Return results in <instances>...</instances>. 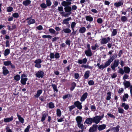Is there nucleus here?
I'll use <instances>...</instances> for the list:
<instances>
[{
  "label": "nucleus",
  "instance_id": "obj_9",
  "mask_svg": "<svg viewBox=\"0 0 132 132\" xmlns=\"http://www.w3.org/2000/svg\"><path fill=\"white\" fill-rule=\"evenodd\" d=\"M123 85L125 86V88H127L130 87V83L128 81L125 80L123 82Z\"/></svg>",
  "mask_w": 132,
  "mask_h": 132
},
{
  "label": "nucleus",
  "instance_id": "obj_16",
  "mask_svg": "<svg viewBox=\"0 0 132 132\" xmlns=\"http://www.w3.org/2000/svg\"><path fill=\"white\" fill-rule=\"evenodd\" d=\"M123 2V1H119L117 2H116L114 3V6L117 7H118L122 5Z\"/></svg>",
  "mask_w": 132,
  "mask_h": 132
},
{
  "label": "nucleus",
  "instance_id": "obj_38",
  "mask_svg": "<svg viewBox=\"0 0 132 132\" xmlns=\"http://www.w3.org/2000/svg\"><path fill=\"white\" fill-rule=\"evenodd\" d=\"M112 62L111 61L110 59H109L105 63L104 65H105V67H107L109 66Z\"/></svg>",
  "mask_w": 132,
  "mask_h": 132
},
{
  "label": "nucleus",
  "instance_id": "obj_60",
  "mask_svg": "<svg viewBox=\"0 0 132 132\" xmlns=\"http://www.w3.org/2000/svg\"><path fill=\"white\" fill-rule=\"evenodd\" d=\"M41 7L44 9H45L47 7V5L45 3H42L40 5Z\"/></svg>",
  "mask_w": 132,
  "mask_h": 132
},
{
  "label": "nucleus",
  "instance_id": "obj_11",
  "mask_svg": "<svg viewBox=\"0 0 132 132\" xmlns=\"http://www.w3.org/2000/svg\"><path fill=\"white\" fill-rule=\"evenodd\" d=\"M48 113L46 112H44L43 113L42 117V118L41 121L42 122L44 121L45 119L46 118L47 116Z\"/></svg>",
  "mask_w": 132,
  "mask_h": 132
},
{
  "label": "nucleus",
  "instance_id": "obj_13",
  "mask_svg": "<svg viewBox=\"0 0 132 132\" xmlns=\"http://www.w3.org/2000/svg\"><path fill=\"white\" fill-rule=\"evenodd\" d=\"M3 73L5 76L6 75L9 73V71L5 67L3 66L2 68Z\"/></svg>",
  "mask_w": 132,
  "mask_h": 132
},
{
  "label": "nucleus",
  "instance_id": "obj_2",
  "mask_svg": "<svg viewBox=\"0 0 132 132\" xmlns=\"http://www.w3.org/2000/svg\"><path fill=\"white\" fill-rule=\"evenodd\" d=\"M42 62L41 60L40 59H38L35 60L34 61V63H35V67L38 68H41V63Z\"/></svg>",
  "mask_w": 132,
  "mask_h": 132
},
{
  "label": "nucleus",
  "instance_id": "obj_6",
  "mask_svg": "<svg viewBox=\"0 0 132 132\" xmlns=\"http://www.w3.org/2000/svg\"><path fill=\"white\" fill-rule=\"evenodd\" d=\"M110 37H108L107 38H103L101 40V44H106L108 43V42L110 41Z\"/></svg>",
  "mask_w": 132,
  "mask_h": 132
},
{
  "label": "nucleus",
  "instance_id": "obj_42",
  "mask_svg": "<svg viewBox=\"0 0 132 132\" xmlns=\"http://www.w3.org/2000/svg\"><path fill=\"white\" fill-rule=\"evenodd\" d=\"M99 47V45L97 44H96L92 46H91V48L92 50H94Z\"/></svg>",
  "mask_w": 132,
  "mask_h": 132
},
{
  "label": "nucleus",
  "instance_id": "obj_59",
  "mask_svg": "<svg viewBox=\"0 0 132 132\" xmlns=\"http://www.w3.org/2000/svg\"><path fill=\"white\" fill-rule=\"evenodd\" d=\"M52 86L53 88V89L56 92H58V90L57 89V87L56 86L55 84H53Z\"/></svg>",
  "mask_w": 132,
  "mask_h": 132
},
{
  "label": "nucleus",
  "instance_id": "obj_32",
  "mask_svg": "<svg viewBox=\"0 0 132 132\" xmlns=\"http://www.w3.org/2000/svg\"><path fill=\"white\" fill-rule=\"evenodd\" d=\"M120 126L117 125L116 127H113L112 128V130H114V132H119Z\"/></svg>",
  "mask_w": 132,
  "mask_h": 132
},
{
  "label": "nucleus",
  "instance_id": "obj_36",
  "mask_svg": "<svg viewBox=\"0 0 132 132\" xmlns=\"http://www.w3.org/2000/svg\"><path fill=\"white\" fill-rule=\"evenodd\" d=\"M62 31H63L64 33L66 34L69 33L71 32V30L69 28L64 29Z\"/></svg>",
  "mask_w": 132,
  "mask_h": 132
},
{
  "label": "nucleus",
  "instance_id": "obj_62",
  "mask_svg": "<svg viewBox=\"0 0 132 132\" xmlns=\"http://www.w3.org/2000/svg\"><path fill=\"white\" fill-rule=\"evenodd\" d=\"M107 115L110 117L114 119L115 118V117L114 115L111 113H107Z\"/></svg>",
  "mask_w": 132,
  "mask_h": 132
},
{
  "label": "nucleus",
  "instance_id": "obj_52",
  "mask_svg": "<svg viewBox=\"0 0 132 132\" xmlns=\"http://www.w3.org/2000/svg\"><path fill=\"white\" fill-rule=\"evenodd\" d=\"M12 16L13 18L14 17V18H18L19 17V15L18 13H15L12 14Z\"/></svg>",
  "mask_w": 132,
  "mask_h": 132
},
{
  "label": "nucleus",
  "instance_id": "obj_64",
  "mask_svg": "<svg viewBox=\"0 0 132 132\" xmlns=\"http://www.w3.org/2000/svg\"><path fill=\"white\" fill-rule=\"evenodd\" d=\"M30 128V126L28 125L25 129L24 130V132H28Z\"/></svg>",
  "mask_w": 132,
  "mask_h": 132
},
{
  "label": "nucleus",
  "instance_id": "obj_19",
  "mask_svg": "<svg viewBox=\"0 0 132 132\" xmlns=\"http://www.w3.org/2000/svg\"><path fill=\"white\" fill-rule=\"evenodd\" d=\"M76 120L77 123L82 122V118L79 116H77L76 118Z\"/></svg>",
  "mask_w": 132,
  "mask_h": 132
},
{
  "label": "nucleus",
  "instance_id": "obj_35",
  "mask_svg": "<svg viewBox=\"0 0 132 132\" xmlns=\"http://www.w3.org/2000/svg\"><path fill=\"white\" fill-rule=\"evenodd\" d=\"M86 31V29L85 27H82L79 29V32L81 34H83Z\"/></svg>",
  "mask_w": 132,
  "mask_h": 132
},
{
  "label": "nucleus",
  "instance_id": "obj_57",
  "mask_svg": "<svg viewBox=\"0 0 132 132\" xmlns=\"http://www.w3.org/2000/svg\"><path fill=\"white\" fill-rule=\"evenodd\" d=\"M42 37L43 38H51L52 37V36L50 35H43L42 36Z\"/></svg>",
  "mask_w": 132,
  "mask_h": 132
},
{
  "label": "nucleus",
  "instance_id": "obj_3",
  "mask_svg": "<svg viewBox=\"0 0 132 132\" xmlns=\"http://www.w3.org/2000/svg\"><path fill=\"white\" fill-rule=\"evenodd\" d=\"M119 60H114L113 64L111 65V68L113 70L115 71V68L118 66L119 65Z\"/></svg>",
  "mask_w": 132,
  "mask_h": 132
},
{
  "label": "nucleus",
  "instance_id": "obj_49",
  "mask_svg": "<svg viewBox=\"0 0 132 132\" xmlns=\"http://www.w3.org/2000/svg\"><path fill=\"white\" fill-rule=\"evenodd\" d=\"M121 20L122 22H124L127 21V18L126 16H123L121 17Z\"/></svg>",
  "mask_w": 132,
  "mask_h": 132
},
{
  "label": "nucleus",
  "instance_id": "obj_1",
  "mask_svg": "<svg viewBox=\"0 0 132 132\" xmlns=\"http://www.w3.org/2000/svg\"><path fill=\"white\" fill-rule=\"evenodd\" d=\"M104 115L103 114L101 116H96L93 118V122L97 124L104 117Z\"/></svg>",
  "mask_w": 132,
  "mask_h": 132
},
{
  "label": "nucleus",
  "instance_id": "obj_24",
  "mask_svg": "<svg viewBox=\"0 0 132 132\" xmlns=\"http://www.w3.org/2000/svg\"><path fill=\"white\" fill-rule=\"evenodd\" d=\"M65 7H66L64 8V9L66 12H69L71 11L72 8L71 7L69 6Z\"/></svg>",
  "mask_w": 132,
  "mask_h": 132
},
{
  "label": "nucleus",
  "instance_id": "obj_25",
  "mask_svg": "<svg viewBox=\"0 0 132 132\" xmlns=\"http://www.w3.org/2000/svg\"><path fill=\"white\" fill-rule=\"evenodd\" d=\"M27 80L28 78H21L20 82L23 85H25L26 84V81Z\"/></svg>",
  "mask_w": 132,
  "mask_h": 132
},
{
  "label": "nucleus",
  "instance_id": "obj_5",
  "mask_svg": "<svg viewBox=\"0 0 132 132\" xmlns=\"http://www.w3.org/2000/svg\"><path fill=\"white\" fill-rule=\"evenodd\" d=\"M66 1H63L61 3V5L64 6H66L70 5L71 4V2L72 0H66Z\"/></svg>",
  "mask_w": 132,
  "mask_h": 132
},
{
  "label": "nucleus",
  "instance_id": "obj_31",
  "mask_svg": "<svg viewBox=\"0 0 132 132\" xmlns=\"http://www.w3.org/2000/svg\"><path fill=\"white\" fill-rule=\"evenodd\" d=\"M86 20L89 22H92L93 21V18L90 16H87L85 17Z\"/></svg>",
  "mask_w": 132,
  "mask_h": 132
},
{
  "label": "nucleus",
  "instance_id": "obj_58",
  "mask_svg": "<svg viewBox=\"0 0 132 132\" xmlns=\"http://www.w3.org/2000/svg\"><path fill=\"white\" fill-rule=\"evenodd\" d=\"M117 30L116 29H114L113 30L112 32V35L114 36L116 35L117 34Z\"/></svg>",
  "mask_w": 132,
  "mask_h": 132
},
{
  "label": "nucleus",
  "instance_id": "obj_17",
  "mask_svg": "<svg viewBox=\"0 0 132 132\" xmlns=\"http://www.w3.org/2000/svg\"><path fill=\"white\" fill-rule=\"evenodd\" d=\"M13 117L12 116H11L10 118H4V121L5 122H8L11 121L13 120Z\"/></svg>",
  "mask_w": 132,
  "mask_h": 132
},
{
  "label": "nucleus",
  "instance_id": "obj_46",
  "mask_svg": "<svg viewBox=\"0 0 132 132\" xmlns=\"http://www.w3.org/2000/svg\"><path fill=\"white\" fill-rule=\"evenodd\" d=\"M49 107L50 108L52 109L54 107V104L52 102H50L48 104Z\"/></svg>",
  "mask_w": 132,
  "mask_h": 132
},
{
  "label": "nucleus",
  "instance_id": "obj_4",
  "mask_svg": "<svg viewBox=\"0 0 132 132\" xmlns=\"http://www.w3.org/2000/svg\"><path fill=\"white\" fill-rule=\"evenodd\" d=\"M36 75L38 78H43L44 75V72L41 70H39L36 73Z\"/></svg>",
  "mask_w": 132,
  "mask_h": 132
},
{
  "label": "nucleus",
  "instance_id": "obj_44",
  "mask_svg": "<svg viewBox=\"0 0 132 132\" xmlns=\"http://www.w3.org/2000/svg\"><path fill=\"white\" fill-rule=\"evenodd\" d=\"M56 114L57 116L60 117L61 115V111L59 109H57L56 110Z\"/></svg>",
  "mask_w": 132,
  "mask_h": 132
},
{
  "label": "nucleus",
  "instance_id": "obj_40",
  "mask_svg": "<svg viewBox=\"0 0 132 132\" xmlns=\"http://www.w3.org/2000/svg\"><path fill=\"white\" fill-rule=\"evenodd\" d=\"M14 79L16 81H19L20 79V75H17L14 77Z\"/></svg>",
  "mask_w": 132,
  "mask_h": 132
},
{
  "label": "nucleus",
  "instance_id": "obj_54",
  "mask_svg": "<svg viewBox=\"0 0 132 132\" xmlns=\"http://www.w3.org/2000/svg\"><path fill=\"white\" fill-rule=\"evenodd\" d=\"M46 5L48 6H50L52 4V3L50 0H46Z\"/></svg>",
  "mask_w": 132,
  "mask_h": 132
},
{
  "label": "nucleus",
  "instance_id": "obj_23",
  "mask_svg": "<svg viewBox=\"0 0 132 132\" xmlns=\"http://www.w3.org/2000/svg\"><path fill=\"white\" fill-rule=\"evenodd\" d=\"M96 66H97L99 69L101 70H103L104 69L106 68L104 65L102 64L100 65L99 63H98Z\"/></svg>",
  "mask_w": 132,
  "mask_h": 132
},
{
  "label": "nucleus",
  "instance_id": "obj_39",
  "mask_svg": "<svg viewBox=\"0 0 132 132\" xmlns=\"http://www.w3.org/2000/svg\"><path fill=\"white\" fill-rule=\"evenodd\" d=\"M50 33L51 34L55 35L56 31L53 29L52 28H50L48 30Z\"/></svg>",
  "mask_w": 132,
  "mask_h": 132
},
{
  "label": "nucleus",
  "instance_id": "obj_30",
  "mask_svg": "<svg viewBox=\"0 0 132 132\" xmlns=\"http://www.w3.org/2000/svg\"><path fill=\"white\" fill-rule=\"evenodd\" d=\"M121 106L123 107L125 110H127L129 108V106L127 104H126L125 103H122L121 105Z\"/></svg>",
  "mask_w": 132,
  "mask_h": 132
},
{
  "label": "nucleus",
  "instance_id": "obj_61",
  "mask_svg": "<svg viewBox=\"0 0 132 132\" xmlns=\"http://www.w3.org/2000/svg\"><path fill=\"white\" fill-rule=\"evenodd\" d=\"M60 57L59 54L58 53H56L54 54V58L56 59H58Z\"/></svg>",
  "mask_w": 132,
  "mask_h": 132
},
{
  "label": "nucleus",
  "instance_id": "obj_51",
  "mask_svg": "<svg viewBox=\"0 0 132 132\" xmlns=\"http://www.w3.org/2000/svg\"><path fill=\"white\" fill-rule=\"evenodd\" d=\"M118 73H120L121 75H123L124 73V70L122 68L119 69V70L118 71Z\"/></svg>",
  "mask_w": 132,
  "mask_h": 132
},
{
  "label": "nucleus",
  "instance_id": "obj_27",
  "mask_svg": "<svg viewBox=\"0 0 132 132\" xmlns=\"http://www.w3.org/2000/svg\"><path fill=\"white\" fill-rule=\"evenodd\" d=\"M17 116L18 117L19 120L22 123H23L24 122V119L21 117L20 115H19L18 113L17 114Z\"/></svg>",
  "mask_w": 132,
  "mask_h": 132
},
{
  "label": "nucleus",
  "instance_id": "obj_34",
  "mask_svg": "<svg viewBox=\"0 0 132 132\" xmlns=\"http://www.w3.org/2000/svg\"><path fill=\"white\" fill-rule=\"evenodd\" d=\"M129 96L127 94H125L123 96L122 100L123 101L125 102L127 101L126 99L128 98Z\"/></svg>",
  "mask_w": 132,
  "mask_h": 132
},
{
  "label": "nucleus",
  "instance_id": "obj_45",
  "mask_svg": "<svg viewBox=\"0 0 132 132\" xmlns=\"http://www.w3.org/2000/svg\"><path fill=\"white\" fill-rule=\"evenodd\" d=\"M76 23L75 22H72L71 23V29L73 31H74V28L76 26Z\"/></svg>",
  "mask_w": 132,
  "mask_h": 132
},
{
  "label": "nucleus",
  "instance_id": "obj_12",
  "mask_svg": "<svg viewBox=\"0 0 132 132\" xmlns=\"http://www.w3.org/2000/svg\"><path fill=\"white\" fill-rule=\"evenodd\" d=\"M93 122V118H89L86 119L84 123L90 125Z\"/></svg>",
  "mask_w": 132,
  "mask_h": 132
},
{
  "label": "nucleus",
  "instance_id": "obj_48",
  "mask_svg": "<svg viewBox=\"0 0 132 132\" xmlns=\"http://www.w3.org/2000/svg\"><path fill=\"white\" fill-rule=\"evenodd\" d=\"M71 86L72 87L70 88V89L71 90H72L76 86V84L75 82H72L71 84Z\"/></svg>",
  "mask_w": 132,
  "mask_h": 132
},
{
  "label": "nucleus",
  "instance_id": "obj_7",
  "mask_svg": "<svg viewBox=\"0 0 132 132\" xmlns=\"http://www.w3.org/2000/svg\"><path fill=\"white\" fill-rule=\"evenodd\" d=\"M81 103H82L80 102L79 101H77L74 102V104L75 106V107H77L78 109L80 110L82 109V108Z\"/></svg>",
  "mask_w": 132,
  "mask_h": 132
},
{
  "label": "nucleus",
  "instance_id": "obj_55",
  "mask_svg": "<svg viewBox=\"0 0 132 132\" xmlns=\"http://www.w3.org/2000/svg\"><path fill=\"white\" fill-rule=\"evenodd\" d=\"M7 9V11L8 12H11L13 10V8L11 7H8Z\"/></svg>",
  "mask_w": 132,
  "mask_h": 132
},
{
  "label": "nucleus",
  "instance_id": "obj_63",
  "mask_svg": "<svg viewBox=\"0 0 132 132\" xmlns=\"http://www.w3.org/2000/svg\"><path fill=\"white\" fill-rule=\"evenodd\" d=\"M88 84L89 85H93L94 84V82L93 80H90L88 81Z\"/></svg>",
  "mask_w": 132,
  "mask_h": 132
},
{
  "label": "nucleus",
  "instance_id": "obj_15",
  "mask_svg": "<svg viewBox=\"0 0 132 132\" xmlns=\"http://www.w3.org/2000/svg\"><path fill=\"white\" fill-rule=\"evenodd\" d=\"M106 127V125L104 124L99 125L98 127V129L99 131H101L105 129Z\"/></svg>",
  "mask_w": 132,
  "mask_h": 132
},
{
  "label": "nucleus",
  "instance_id": "obj_10",
  "mask_svg": "<svg viewBox=\"0 0 132 132\" xmlns=\"http://www.w3.org/2000/svg\"><path fill=\"white\" fill-rule=\"evenodd\" d=\"M71 19V17H69L66 19H64L62 22V24L67 25L69 23V21Z\"/></svg>",
  "mask_w": 132,
  "mask_h": 132
},
{
  "label": "nucleus",
  "instance_id": "obj_22",
  "mask_svg": "<svg viewBox=\"0 0 132 132\" xmlns=\"http://www.w3.org/2000/svg\"><path fill=\"white\" fill-rule=\"evenodd\" d=\"M43 90H42L40 89L37 91V93L34 96V97L37 98H38L39 96L42 93Z\"/></svg>",
  "mask_w": 132,
  "mask_h": 132
},
{
  "label": "nucleus",
  "instance_id": "obj_37",
  "mask_svg": "<svg viewBox=\"0 0 132 132\" xmlns=\"http://www.w3.org/2000/svg\"><path fill=\"white\" fill-rule=\"evenodd\" d=\"M111 93L110 92H108L107 93V96L106 100H110L111 98Z\"/></svg>",
  "mask_w": 132,
  "mask_h": 132
},
{
  "label": "nucleus",
  "instance_id": "obj_26",
  "mask_svg": "<svg viewBox=\"0 0 132 132\" xmlns=\"http://www.w3.org/2000/svg\"><path fill=\"white\" fill-rule=\"evenodd\" d=\"M124 72L126 73H129L130 71V69L128 67H125L123 68Z\"/></svg>",
  "mask_w": 132,
  "mask_h": 132
},
{
  "label": "nucleus",
  "instance_id": "obj_41",
  "mask_svg": "<svg viewBox=\"0 0 132 132\" xmlns=\"http://www.w3.org/2000/svg\"><path fill=\"white\" fill-rule=\"evenodd\" d=\"M117 57V54H116L115 55H113L112 56H110V58L109 59L112 62L114 59H116Z\"/></svg>",
  "mask_w": 132,
  "mask_h": 132
},
{
  "label": "nucleus",
  "instance_id": "obj_8",
  "mask_svg": "<svg viewBox=\"0 0 132 132\" xmlns=\"http://www.w3.org/2000/svg\"><path fill=\"white\" fill-rule=\"evenodd\" d=\"M97 125L96 124L93 125L92 127H90L89 131V132H94L96 131L97 130Z\"/></svg>",
  "mask_w": 132,
  "mask_h": 132
},
{
  "label": "nucleus",
  "instance_id": "obj_50",
  "mask_svg": "<svg viewBox=\"0 0 132 132\" xmlns=\"http://www.w3.org/2000/svg\"><path fill=\"white\" fill-rule=\"evenodd\" d=\"M6 132H13L12 130L10 128L9 126H6L5 128Z\"/></svg>",
  "mask_w": 132,
  "mask_h": 132
},
{
  "label": "nucleus",
  "instance_id": "obj_14",
  "mask_svg": "<svg viewBox=\"0 0 132 132\" xmlns=\"http://www.w3.org/2000/svg\"><path fill=\"white\" fill-rule=\"evenodd\" d=\"M88 95V93L87 92H86L84 93L82 96L81 97L80 99V101L81 102H83L84 101L85 99L87 97Z\"/></svg>",
  "mask_w": 132,
  "mask_h": 132
},
{
  "label": "nucleus",
  "instance_id": "obj_53",
  "mask_svg": "<svg viewBox=\"0 0 132 132\" xmlns=\"http://www.w3.org/2000/svg\"><path fill=\"white\" fill-rule=\"evenodd\" d=\"M118 110L119 113H123L124 112V110L122 108H118Z\"/></svg>",
  "mask_w": 132,
  "mask_h": 132
},
{
  "label": "nucleus",
  "instance_id": "obj_18",
  "mask_svg": "<svg viewBox=\"0 0 132 132\" xmlns=\"http://www.w3.org/2000/svg\"><path fill=\"white\" fill-rule=\"evenodd\" d=\"M26 20L28 21L27 22L29 24L34 23L35 22V20L34 19H31L30 18H28L26 19Z\"/></svg>",
  "mask_w": 132,
  "mask_h": 132
},
{
  "label": "nucleus",
  "instance_id": "obj_28",
  "mask_svg": "<svg viewBox=\"0 0 132 132\" xmlns=\"http://www.w3.org/2000/svg\"><path fill=\"white\" fill-rule=\"evenodd\" d=\"M77 124V125L79 128L81 129L82 130L84 129L85 126L82 123V122L79 123Z\"/></svg>",
  "mask_w": 132,
  "mask_h": 132
},
{
  "label": "nucleus",
  "instance_id": "obj_21",
  "mask_svg": "<svg viewBox=\"0 0 132 132\" xmlns=\"http://www.w3.org/2000/svg\"><path fill=\"white\" fill-rule=\"evenodd\" d=\"M85 53L87 56H90L92 55V53L91 50H87L86 51Z\"/></svg>",
  "mask_w": 132,
  "mask_h": 132
},
{
  "label": "nucleus",
  "instance_id": "obj_20",
  "mask_svg": "<svg viewBox=\"0 0 132 132\" xmlns=\"http://www.w3.org/2000/svg\"><path fill=\"white\" fill-rule=\"evenodd\" d=\"M87 61V59L86 58H84L82 60H78V63L80 64H81L82 63L85 64L86 63Z\"/></svg>",
  "mask_w": 132,
  "mask_h": 132
},
{
  "label": "nucleus",
  "instance_id": "obj_43",
  "mask_svg": "<svg viewBox=\"0 0 132 132\" xmlns=\"http://www.w3.org/2000/svg\"><path fill=\"white\" fill-rule=\"evenodd\" d=\"M10 53V50L9 49H6L4 51V55L5 56H6L8 55Z\"/></svg>",
  "mask_w": 132,
  "mask_h": 132
},
{
  "label": "nucleus",
  "instance_id": "obj_56",
  "mask_svg": "<svg viewBox=\"0 0 132 132\" xmlns=\"http://www.w3.org/2000/svg\"><path fill=\"white\" fill-rule=\"evenodd\" d=\"M75 108V106L74 105H73L71 106H69V111H70L71 112L72 110Z\"/></svg>",
  "mask_w": 132,
  "mask_h": 132
},
{
  "label": "nucleus",
  "instance_id": "obj_29",
  "mask_svg": "<svg viewBox=\"0 0 132 132\" xmlns=\"http://www.w3.org/2000/svg\"><path fill=\"white\" fill-rule=\"evenodd\" d=\"M31 1L30 0H26L23 2V4L25 6H28L31 3Z\"/></svg>",
  "mask_w": 132,
  "mask_h": 132
},
{
  "label": "nucleus",
  "instance_id": "obj_33",
  "mask_svg": "<svg viewBox=\"0 0 132 132\" xmlns=\"http://www.w3.org/2000/svg\"><path fill=\"white\" fill-rule=\"evenodd\" d=\"M90 73V72L88 70L86 71L84 75L85 78V79L88 78L89 76Z\"/></svg>",
  "mask_w": 132,
  "mask_h": 132
},
{
  "label": "nucleus",
  "instance_id": "obj_47",
  "mask_svg": "<svg viewBox=\"0 0 132 132\" xmlns=\"http://www.w3.org/2000/svg\"><path fill=\"white\" fill-rule=\"evenodd\" d=\"M4 65L6 66H8L12 64L11 61H5L4 62Z\"/></svg>",
  "mask_w": 132,
  "mask_h": 132
}]
</instances>
